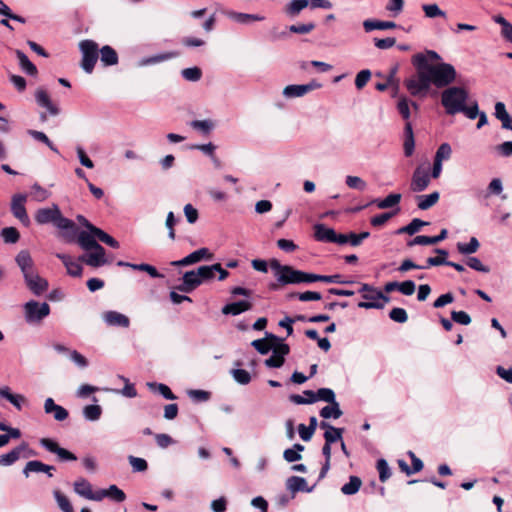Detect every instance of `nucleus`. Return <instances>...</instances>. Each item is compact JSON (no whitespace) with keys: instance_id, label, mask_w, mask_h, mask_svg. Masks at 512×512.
<instances>
[{"instance_id":"f257e3e1","label":"nucleus","mask_w":512,"mask_h":512,"mask_svg":"<svg viewBox=\"0 0 512 512\" xmlns=\"http://www.w3.org/2000/svg\"><path fill=\"white\" fill-rule=\"evenodd\" d=\"M412 64L416 73L404 82L412 96L427 95L432 84L437 88L447 87L455 81L457 76L453 65L444 62L434 65L429 63L427 56L423 53L415 54L412 57Z\"/></svg>"},{"instance_id":"f03ea898","label":"nucleus","mask_w":512,"mask_h":512,"mask_svg":"<svg viewBox=\"0 0 512 512\" xmlns=\"http://www.w3.org/2000/svg\"><path fill=\"white\" fill-rule=\"evenodd\" d=\"M35 221L40 225L53 224L56 228L62 231V236L67 241H72L75 238L78 228L76 224L64 217L57 204H52L51 207L40 208L35 213Z\"/></svg>"},{"instance_id":"7ed1b4c3","label":"nucleus","mask_w":512,"mask_h":512,"mask_svg":"<svg viewBox=\"0 0 512 512\" xmlns=\"http://www.w3.org/2000/svg\"><path fill=\"white\" fill-rule=\"evenodd\" d=\"M270 267L275 272L277 281L282 285L316 282V274L297 270L289 265H282L276 259L271 260Z\"/></svg>"},{"instance_id":"20e7f679","label":"nucleus","mask_w":512,"mask_h":512,"mask_svg":"<svg viewBox=\"0 0 512 512\" xmlns=\"http://www.w3.org/2000/svg\"><path fill=\"white\" fill-rule=\"evenodd\" d=\"M467 99L468 91L462 87H448L441 93V104L448 115L460 113Z\"/></svg>"},{"instance_id":"39448f33","label":"nucleus","mask_w":512,"mask_h":512,"mask_svg":"<svg viewBox=\"0 0 512 512\" xmlns=\"http://www.w3.org/2000/svg\"><path fill=\"white\" fill-rule=\"evenodd\" d=\"M79 49L82 54L81 67L86 73L91 74L99 58L98 44L86 39L79 43Z\"/></svg>"},{"instance_id":"423d86ee","label":"nucleus","mask_w":512,"mask_h":512,"mask_svg":"<svg viewBox=\"0 0 512 512\" xmlns=\"http://www.w3.org/2000/svg\"><path fill=\"white\" fill-rule=\"evenodd\" d=\"M267 337L277 342L272 351V355L265 360V365L269 368H280L285 362V356L289 354L290 347L288 344L283 343V340L272 333H267Z\"/></svg>"},{"instance_id":"0eeeda50","label":"nucleus","mask_w":512,"mask_h":512,"mask_svg":"<svg viewBox=\"0 0 512 512\" xmlns=\"http://www.w3.org/2000/svg\"><path fill=\"white\" fill-rule=\"evenodd\" d=\"M24 313L27 323H38L50 314V306L46 302L30 300L24 305Z\"/></svg>"},{"instance_id":"6e6552de","label":"nucleus","mask_w":512,"mask_h":512,"mask_svg":"<svg viewBox=\"0 0 512 512\" xmlns=\"http://www.w3.org/2000/svg\"><path fill=\"white\" fill-rule=\"evenodd\" d=\"M26 200L25 194H15L11 201V212L25 227H28L31 221L25 208Z\"/></svg>"},{"instance_id":"1a4fd4ad","label":"nucleus","mask_w":512,"mask_h":512,"mask_svg":"<svg viewBox=\"0 0 512 512\" xmlns=\"http://www.w3.org/2000/svg\"><path fill=\"white\" fill-rule=\"evenodd\" d=\"M362 298L366 301L359 302L358 307L364 309H382L390 298L378 289H374L369 294H363Z\"/></svg>"},{"instance_id":"9d476101","label":"nucleus","mask_w":512,"mask_h":512,"mask_svg":"<svg viewBox=\"0 0 512 512\" xmlns=\"http://www.w3.org/2000/svg\"><path fill=\"white\" fill-rule=\"evenodd\" d=\"M430 173L428 168H424L423 166H418L415 168L410 188L413 192H422L424 191L430 184Z\"/></svg>"},{"instance_id":"9b49d317","label":"nucleus","mask_w":512,"mask_h":512,"mask_svg":"<svg viewBox=\"0 0 512 512\" xmlns=\"http://www.w3.org/2000/svg\"><path fill=\"white\" fill-rule=\"evenodd\" d=\"M26 452L24 457L34 456L35 452L30 450L28 444L23 442L19 446L13 448L6 454L0 455V465L2 466H10L14 464L21 456L22 453Z\"/></svg>"},{"instance_id":"f8f14e48","label":"nucleus","mask_w":512,"mask_h":512,"mask_svg":"<svg viewBox=\"0 0 512 512\" xmlns=\"http://www.w3.org/2000/svg\"><path fill=\"white\" fill-rule=\"evenodd\" d=\"M40 445L47 451L56 454L61 461H76L77 457L72 452L58 445L57 442L50 438H42L39 441Z\"/></svg>"},{"instance_id":"ddd939ff","label":"nucleus","mask_w":512,"mask_h":512,"mask_svg":"<svg viewBox=\"0 0 512 512\" xmlns=\"http://www.w3.org/2000/svg\"><path fill=\"white\" fill-rule=\"evenodd\" d=\"M212 258L213 254L208 248H200L180 260L172 261L171 265L175 267L189 266L202 260H211Z\"/></svg>"},{"instance_id":"4468645a","label":"nucleus","mask_w":512,"mask_h":512,"mask_svg":"<svg viewBox=\"0 0 512 512\" xmlns=\"http://www.w3.org/2000/svg\"><path fill=\"white\" fill-rule=\"evenodd\" d=\"M24 280L28 289L36 296H41L48 290V281L39 276L36 271L26 275Z\"/></svg>"},{"instance_id":"2eb2a0df","label":"nucleus","mask_w":512,"mask_h":512,"mask_svg":"<svg viewBox=\"0 0 512 512\" xmlns=\"http://www.w3.org/2000/svg\"><path fill=\"white\" fill-rule=\"evenodd\" d=\"M321 87V84L316 81H311L307 84H300V85H288L283 90V95L286 98H296V97H302L305 94L318 89Z\"/></svg>"},{"instance_id":"dca6fc26","label":"nucleus","mask_w":512,"mask_h":512,"mask_svg":"<svg viewBox=\"0 0 512 512\" xmlns=\"http://www.w3.org/2000/svg\"><path fill=\"white\" fill-rule=\"evenodd\" d=\"M78 260L91 267H100L107 263L105 249L101 245L97 248H93L92 252L80 256Z\"/></svg>"},{"instance_id":"f3484780","label":"nucleus","mask_w":512,"mask_h":512,"mask_svg":"<svg viewBox=\"0 0 512 512\" xmlns=\"http://www.w3.org/2000/svg\"><path fill=\"white\" fill-rule=\"evenodd\" d=\"M73 489L76 494L88 500L97 501L100 496L98 490L93 492L92 485L85 478L77 479L73 484Z\"/></svg>"},{"instance_id":"a211bd4d","label":"nucleus","mask_w":512,"mask_h":512,"mask_svg":"<svg viewBox=\"0 0 512 512\" xmlns=\"http://www.w3.org/2000/svg\"><path fill=\"white\" fill-rule=\"evenodd\" d=\"M53 471H55L54 466L47 465L39 460H31L26 463L22 473L26 478H28L31 473H45L48 477H52Z\"/></svg>"},{"instance_id":"6ab92c4d","label":"nucleus","mask_w":512,"mask_h":512,"mask_svg":"<svg viewBox=\"0 0 512 512\" xmlns=\"http://www.w3.org/2000/svg\"><path fill=\"white\" fill-rule=\"evenodd\" d=\"M102 319L108 326L112 327L128 328L130 325V320L126 315L114 310L104 312Z\"/></svg>"},{"instance_id":"aec40b11","label":"nucleus","mask_w":512,"mask_h":512,"mask_svg":"<svg viewBox=\"0 0 512 512\" xmlns=\"http://www.w3.org/2000/svg\"><path fill=\"white\" fill-rule=\"evenodd\" d=\"M35 100H36V103L40 107L45 108L50 115L56 116L59 114V112H60L59 108L55 104L52 103L48 92L44 88H38L36 90Z\"/></svg>"},{"instance_id":"412c9836","label":"nucleus","mask_w":512,"mask_h":512,"mask_svg":"<svg viewBox=\"0 0 512 512\" xmlns=\"http://www.w3.org/2000/svg\"><path fill=\"white\" fill-rule=\"evenodd\" d=\"M200 285L201 279H199L197 270H191L184 273L182 284H180L177 289L185 293H190Z\"/></svg>"},{"instance_id":"4be33fe9","label":"nucleus","mask_w":512,"mask_h":512,"mask_svg":"<svg viewBox=\"0 0 512 512\" xmlns=\"http://www.w3.org/2000/svg\"><path fill=\"white\" fill-rule=\"evenodd\" d=\"M44 411L46 414H52L56 421H64L68 418V410L56 404L52 398H47L44 402Z\"/></svg>"},{"instance_id":"5701e85b","label":"nucleus","mask_w":512,"mask_h":512,"mask_svg":"<svg viewBox=\"0 0 512 512\" xmlns=\"http://www.w3.org/2000/svg\"><path fill=\"white\" fill-rule=\"evenodd\" d=\"M448 231L442 229L436 236L418 235L412 240L408 241L407 245L412 247L414 245H435L446 239Z\"/></svg>"},{"instance_id":"b1692460","label":"nucleus","mask_w":512,"mask_h":512,"mask_svg":"<svg viewBox=\"0 0 512 512\" xmlns=\"http://www.w3.org/2000/svg\"><path fill=\"white\" fill-rule=\"evenodd\" d=\"M15 261L19 268L21 269L23 277L35 271L34 262L32 260L30 253L27 250H21L17 254Z\"/></svg>"},{"instance_id":"393cba45","label":"nucleus","mask_w":512,"mask_h":512,"mask_svg":"<svg viewBox=\"0 0 512 512\" xmlns=\"http://www.w3.org/2000/svg\"><path fill=\"white\" fill-rule=\"evenodd\" d=\"M77 235V243L79 244V246L86 250V251H90L92 250L93 248H97L99 247V243L97 242L96 240V236L91 233L89 230L87 231H80V232H76L75 236Z\"/></svg>"},{"instance_id":"a878e982","label":"nucleus","mask_w":512,"mask_h":512,"mask_svg":"<svg viewBox=\"0 0 512 512\" xmlns=\"http://www.w3.org/2000/svg\"><path fill=\"white\" fill-rule=\"evenodd\" d=\"M252 308V303L246 300H241L233 303H228L222 307V313L224 315H239Z\"/></svg>"},{"instance_id":"bb28decb","label":"nucleus","mask_w":512,"mask_h":512,"mask_svg":"<svg viewBox=\"0 0 512 512\" xmlns=\"http://www.w3.org/2000/svg\"><path fill=\"white\" fill-rule=\"evenodd\" d=\"M336 231L333 228H329L322 223L314 225V237L317 241L332 243L335 237Z\"/></svg>"},{"instance_id":"cd10ccee","label":"nucleus","mask_w":512,"mask_h":512,"mask_svg":"<svg viewBox=\"0 0 512 512\" xmlns=\"http://www.w3.org/2000/svg\"><path fill=\"white\" fill-rule=\"evenodd\" d=\"M224 14L231 20L239 24H249L252 21H263L264 17L258 14H248L242 12H235L232 10L225 11Z\"/></svg>"},{"instance_id":"c85d7f7f","label":"nucleus","mask_w":512,"mask_h":512,"mask_svg":"<svg viewBox=\"0 0 512 512\" xmlns=\"http://www.w3.org/2000/svg\"><path fill=\"white\" fill-rule=\"evenodd\" d=\"M56 257L62 261L70 276L79 277L82 275V266L77 261H74L69 255L57 253Z\"/></svg>"},{"instance_id":"c756f323","label":"nucleus","mask_w":512,"mask_h":512,"mask_svg":"<svg viewBox=\"0 0 512 512\" xmlns=\"http://www.w3.org/2000/svg\"><path fill=\"white\" fill-rule=\"evenodd\" d=\"M98 494L100 495L97 501L103 500L105 497H108L116 502H123L126 499V494L118 488L116 485H110L107 489L98 490Z\"/></svg>"},{"instance_id":"7c9ffc66","label":"nucleus","mask_w":512,"mask_h":512,"mask_svg":"<svg viewBox=\"0 0 512 512\" xmlns=\"http://www.w3.org/2000/svg\"><path fill=\"white\" fill-rule=\"evenodd\" d=\"M286 487L292 492V495L299 491L311 492L313 490V487L309 488L307 486L306 479L299 476L289 477L286 481Z\"/></svg>"},{"instance_id":"2f4dec72","label":"nucleus","mask_w":512,"mask_h":512,"mask_svg":"<svg viewBox=\"0 0 512 512\" xmlns=\"http://www.w3.org/2000/svg\"><path fill=\"white\" fill-rule=\"evenodd\" d=\"M495 117L501 121L502 128L512 131V117L507 112L505 104L503 102H497L495 104Z\"/></svg>"},{"instance_id":"473e14b6","label":"nucleus","mask_w":512,"mask_h":512,"mask_svg":"<svg viewBox=\"0 0 512 512\" xmlns=\"http://www.w3.org/2000/svg\"><path fill=\"white\" fill-rule=\"evenodd\" d=\"M0 397L9 401L17 410H22L26 398L21 394H14L8 386L0 388Z\"/></svg>"},{"instance_id":"72a5a7b5","label":"nucleus","mask_w":512,"mask_h":512,"mask_svg":"<svg viewBox=\"0 0 512 512\" xmlns=\"http://www.w3.org/2000/svg\"><path fill=\"white\" fill-rule=\"evenodd\" d=\"M99 56L104 66H114L118 64V54L116 50L109 45H105L99 49Z\"/></svg>"},{"instance_id":"f704fd0d","label":"nucleus","mask_w":512,"mask_h":512,"mask_svg":"<svg viewBox=\"0 0 512 512\" xmlns=\"http://www.w3.org/2000/svg\"><path fill=\"white\" fill-rule=\"evenodd\" d=\"M404 143H403V149H404V155L406 157H410L415 148V140H414V134L412 125L410 122H406L405 128H404Z\"/></svg>"},{"instance_id":"c9c22d12","label":"nucleus","mask_w":512,"mask_h":512,"mask_svg":"<svg viewBox=\"0 0 512 512\" xmlns=\"http://www.w3.org/2000/svg\"><path fill=\"white\" fill-rule=\"evenodd\" d=\"M397 27V24L392 21H380L367 19L363 22V28L366 32H371L373 30H387L394 29Z\"/></svg>"},{"instance_id":"e433bc0d","label":"nucleus","mask_w":512,"mask_h":512,"mask_svg":"<svg viewBox=\"0 0 512 512\" xmlns=\"http://www.w3.org/2000/svg\"><path fill=\"white\" fill-rule=\"evenodd\" d=\"M178 56H179V53L176 52V51H170V52H165V53L157 54V55H154V56H151V57L143 58L139 62V66L153 65V64H156V63H160V62H163V61H166V60H170V59L176 58Z\"/></svg>"},{"instance_id":"4c0bfd02","label":"nucleus","mask_w":512,"mask_h":512,"mask_svg":"<svg viewBox=\"0 0 512 512\" xmlns=\"http://www.w3.org/2000/svg\"><path fill=\"white\" fill-rule=\"evenodd\" d=\"M16 57L19 61V66L21 69L30 76H35L37 74V68L36 66L28 59L27 55L21 51L16 50L15 51Z\"/></svg>"},{"instance_id":"58836bf2","label":"nucleus","mask_w":512,"mask_h":512,"mask_svg":"<svg viewBox=\"0 0 512 512\" xmlns=\"http://www.w3.org/2000/svg\"><path fill=\"white\" fill-rule=\"evenodd\" d=\"M439 198L440 194L437 191L428 195H419L417 196V206L421 210H428L438 202Z\"/></svg>"},{"instance_id":"ea45409f","label":"nucleus","mask_w":512,"mask_h":512,"mask_svg":"<svg viewBox=\"0 0 512 512\" xmlns=\"http://www.w3.org/2000/svg\"><path fill=\"white\" fill-rule=\"evenodd\" d=\"M480 247V243L476 237H471L468 243L458 242L457 251L462 255H471L476 253Z\"/></svg>"},{"instance_id":"a19ab883","label":"nucleus","mask_w":512,"mask_h":512,"mask_svg":"<svg viewBox=\"0 0 512 512\" xmlns=\"http://www.w3.org/2000/svg\"><path fill=\"white\" fill-rule=\"evenodd\" d=\"M401 200V194L391 193L384 199H375L372 203H375L379 209H387L394 207L399 204Z\"/></svg>"},{"instance_id":"79ce46f5","label":"nucleus","mask_w":512,"mask_h":512,"mask_svg":"<svg viewBox=\"0 0 512 512\" xmlns=\"http://www.w3.org/2000/svg\"><path fill=\"white\" fill-rule=\"evenodd\" d=\"M493 21L501 26V36L512 43V24L501 15L494 16Z\"/></svg>"},{"instance_id":"37998d69","label":"nucleus","mask_w":512,"mask_h":512,"mask_svg":"<svg viewBox=\"0 0 512 512\" xmlns=\"http://www.w3.org/2000/svg\"><path fill=\"white\" fill-rule=\"evenodd\" d=\"M320 410V416L324 419L334 418L338 419L342 416V411L337 401L329 403Z\"/></svg>"},{"instance_id":"c03bdc74","label":"nucleus","mask_w":512,"mask_h":512,"mask_svg":"<svg viewBox=\"0 0 512 512\" xmlns=\"http://www.w3.org/2000/svg\"><path fill=\"white\" fill-rule=\"evenodd\" d=\"M362 485V481L358 476H350L349 482L341 487V492L344 495L356 494Z\"/></svg>"},{"instance_id":"a18cd8bd","label":"nucleus","mask_w":512,"mask_h":512,"mask_svg":"<svg viewBox=\"0 0 512 512\" xmlns=\"http://www.w3.org/2000/svg\"><path fill=\"white\" fill-rule=\"evenodd\" d=\"M277 342L270 340L267 336L265 339H256L251 345L262 355L269 353Z\"/></svg>"},{"instance_id":"49530a36","label":"nucleus","mask_w":512,"mask_h":512,"mask_svg":"<svg viewBox=\"0 0 512 512\" xmlns=\"http://www.w3.org/2000/svg\"><path fill=\"white\" fill-rule=\"evenodd\" d=\"M435 253L438 254V256L436 257H429L427 260H426V265L425 266H428L431 267V266H440V265H446V262H447V257H448V251L445 250V249H442V248H437L434 250Z\"/></svg>"},{"instance_id":"de8ad7c7","label":"nucleus","mask_w":512,"mask_h":512,"mask_svg":"<svg viewBox=\"0 0 512 512\" xmlns=\"http://www.w3.org/2000/svg\"><path fill=\"white\" fill-rule=\"evenodd\" d=\"M309 6L308 0H291L285 7V12L290 16L298 15Z\"/></svg>"},{"instance_id":"09e8293b","label":"nucleus","mask_w":512,"mask_h":512,"mask_svg":"<svg viewBox=\"0 0 512 512\" xmlns=\"http://www.w3.org/2000/svg\"><path fill=\"white\" fill-rule=\"evenodd\" d=\"M220 269V264L216 263L210 266H200L197 269V274L199 275V279H201V283L203 281L211 280L214 278L215 270Z\"/></svg>"},{"instance_id":"8fccbe9b","label":"nucleus","mask_w":512,"mask_h":512,"mask_svg":"<svg viewBox=\"0 0 512 512\" xmlns=\"http://www.w3.org/2000/svg\"><path fill=\"white\" fill-rule=\"evenodd\" d=\"M27 133L35 140L44 143L46 146L49 147L50 150H52L54 153L59 154V150L57 147L50 141V139L47 137V135L44 132L32 130L29 129Z\"/></svg>"},{"instance_id":"3c124183","label":"nucleus","mask_w":512,"mask_h":512,"mask_svg":"<svg viewBox=\"0 0 512 512\" xmlns=\"http://www.w3.org/2000/svg\"><path fill=\"white\" fill-rule=\"evenodd\" d=\"M297 297L302 302H308V301H319L322 299V296L319 292L315 291H305L302 293H290L287 295L288 299H293Z\"/></svg>"},{"instance_id":"603ef678","label":"nucleus","mask_w":512,"mask_h":512,"mask_svg":"<svg viewBox=\"0 0 512 512\" xmlns=\"http://www.w3.org/2000/svg\"><path fill=\"white\" fill-rule=\"evenodd\" d=\"M54 498L63 512H74V508L69 499L59 490L53 491Z\"/></svg>"},{"instance_id":"864d4df0","label":"nucleus","mask_w":512,"mask_h":512,"mask_svg":"<svg viewBox=\"0 0 512 512\" xmlns=\"http://www.w3.org/2000/svg\"><path fill=\"white\" fill-rule=\"evenodd\" d=\"M102 414V408L99 405H87L83 408V416L88 421H97Z\"/></svg>"},{"instance_id":"5fc2aeb1","label":"nucleus","mask_w":512,"mask_h":512,"mask_svg":"<svg viewBox=\"0 0 512 512\" xmlns=\"http://www.w3.org/2000/svg\"><path fill=\"white\" fill-rule=\"evenodd\" d=\"M182 77L190 82H197L202 77V70L199 67L185 68L181 71Z\"/></svg>"},{"instance_id":"6e6d98bb","label":"nucleus","mask_w":512,"mask_h":512,"mask_svg":"<svg viewBox=\"0 0 512 512\" xmlns=\"http://www.w3.org/2000/svg\"><path fill=\"white\" fill-rule=\"evenodd\" d=\"M1 236L5 243H16L20 238L18 230L14 227L3 228L1 230Z\"/></svg>"},{"instance_id":"4d7b16f0","label":"nucleus","mask_w":512,"mask_h":512,"mask_svg":"<svg viewBox=\"0 0 512 512\" xmlns=\"http://www.w3.org/2000/svg\"><path fill=\"white\" fill-rule=\"evenodd\" d=\"M345 183L349 188L356 189L359 191H364L367 187V183L358 176H346Z\"/></svg>"},{"instance_id":"13d9d810","label":"nucleus","mask_w":512,"mask_h":512,"mask_svg":"<svg viewBox=\"0 0 512 512\" xmlns=\"http://www.w3.org/2000/svg\"><path fill=\"white\" fill-rule=\"evenodd\" d=\"M422 9L428 18L446 17V12L441 10L437 4H424Z\"/></svg>"},{"instance_id":"bf43d9fd","label":"nucleus","mask_w":512,"mask_h":512,"mask_svg":"<svg viewBox=\"0 0 512 512\" xmlns=\"http://www.w3.org/2000/svg\"><path fill=\"white\" fill-rule=\"evenodd\" d=\"M147 385L152 390L156 389L167 400H174V399H176V396L173 394L171 389L167 385H165V384H162V383H159V384H157V383H148Z\"/></svg>"},{"instance_id":"052dcab7","label":"nucleus","mask_w":512,"mask_h":512,"mask_svg":"<svg viewBox=\"0 0 512 512\" xmlns=\"http://www.w3.org/2000/svg\"><path fill=\"white\" fill-rule=\"evenodd\" d=\"M451 154L452 149L450 144L442 143L435 153L434 160L443 163L444 160H448L451 157Z\"/></svg>"},{"instance_id":"680f3d73","label":"nucleus","mask_w":512,"mask_h":512,"mask_svg":"<svg viewBox=\"0 0 512 512\" xmlns=\"http://www.w3.org/2000/svg\"><path fill=\"white\" fill-rule=\"evenodd\" d=\"M377 470L381 482H385L391 477V469L385 459H379L377 461Z\"/></svg>"},{"instance_id":"e2e57ef3","label":"nucleus","mask_w":512,"mask_h":512,"mask_svg":"<svg viewBox=\"0 0 512 512\" xmlns=\"http://www.w3.org/2000/svg\"><path fill=\"white\" fill-rule=\"evenodd\" d=\"M190 126L198 131H201L204 134L210 133V131L213 129V123L211 120H193L190 123Z\"/></svg>"},{"instance_id":"0e129e2a","label":"nucleus","mask_w":512,"mask_h":512,"mask_svg":"<svg viewBox=\"0 0 512 512\" xmlns=\"http://www.w3.org/2000/svg\"><path fill=\"white\" fill-rule=\"evenodd\" d=\"M231 374L234 380L241 385H247L251 381L250 373L244 369H233Z\"/></svg>"},{"instance_id":"69168bd1","label":"nucleus","mask_w":512,"mask_h":512,"mask_svg":"<svg viewBox=\"0 0 512 512\" xmlns=\"http://www.w3.org/2000/svg\"><path fill=\"white\" fill-rule=\"evenodd\" d=\"M342 433V428H331V430H326L324 433L325 442L332 444L337 441H342Z\"/></svg>"},{"instance_id":"338daca9","label":"nucleus","mask_w":512,"mask_h":512,"mask_svg":"<svg viewBox=\"0 0 512 512\" xmlns=\"http://www.w3.org/2000/svg\"><path fill=\"white\" fill-rule=\"evenodd\" d=\"M371 72L368 69L361 70L355 78V86L357 89H362L370 80Z\"/></svg>"},{"instance_id":"774afa93","label":"nucleus","mask_w":512,"mask_h":512,"mask_svg":"<svg viewBox=\"0 0 512 512\" xmlns=\"http://www.w3.org/2000/svg\"><path fill=\"white\" fill-rule=\"evenodd\" d=\"M389 317L391 320L397 323H405L408 319L407 312L403 308H393L389 312Z\"/></svg>"}]
</instances>
